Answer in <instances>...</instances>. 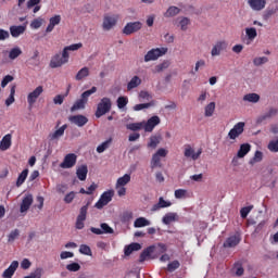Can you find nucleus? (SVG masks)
Returning a JSON list of instances; mask_svg holds the SVG:
<instances>
[{
    "instance_id": "338daca9",
    "label": "nucleus",
    "mask_w": 278,
    "mask_h": 278,
    "mask_svg": "<svg viewBox=\"0 0 278 278\" xmlns=\"http://www.w3.org/2000/svg\"><path fill=\"white\" fill-rule=\"evenodd\" d=\"M75 257V253L71 251H62L60 253V260H73Z\"/></svg>"
},
{
    "instance_id": "680f3d73",
    "label": "nucleus",
    "mask_w": 278,
    "mask_h": 278,
    "mask_svg": "<svg viewBox=\"0 0 278 278\" xmlns=\"http://www.w3.org/2000/svg\"><path fill=\"white\" fill-rule=\"evenodd\" d=\"M268 59L266 56H256L253 59L254 66H262L264 64H267Z\"/></svg>"
},
{
    "instance_id": "7ed1b4c3",
    "label": "nucleus",
    "mask_w": 278,
    "mask_h": 278,
    "mask_svg": "<svg viewBox=\"0 0 278 278\" xmlns=\"http://www.w3.org/2000/svg\"><path fill=\"white\" fill-rule=\"evenodd\" d=\"M113 199H114V189H109L104 191L94 204L96 210H103L105 205L112 203Z\"/></svg>"
},
{
    "instance_id": "09e8293b",
    "label": "nucleus",
    "mask_w": 278,
    "mask_h": 278,
    "mask_svg": "<svg viewBox=\"0 0 278 278\" xmlns=\"http://www.w3.org/2000/svg\"><path fill=\"white\" fill-rule=\"evenodd\" d=\"M126 129L129 131H140L143 129L142 122L126 124Z\"/></svg>"
},
{
    "instance_id": "c03bdc74",
    "label": "nucleus",
    "mask_w": 278,
    "mask_h": 278,
    "mask_svg": "<svg viewBox=\"0 0 278 278\" xmlns=\"http://www.w3.org/2000/svg\"><path fill=\"white\" fill-rule=\"evenodd\" d=\"M243 101H245V103H260V94L247 93L243 96Z\"/></svg>"
},
{
    "instance_id": "13d9d810",
    "label": "nucleus",
    "mask_w": 278,
    "mask_h": 278,
    "mask_svg": "<svg viewBox=\"0 0 278 278\" xmlns=\"http://www.w3.org/2000/svg\"><path fill=\"white\" fill-rule=\"evenodd\" d=\"M43 23H45V20L42 17H38L30 23V27L31 29H40Z\"/></svg>"
},
{
    "instance_id": "f704fd0d",
    "label": "nucleus",
    "mask_w": 278,
    "mask_h": 278,
    "mask_svg": "<svg viewBox=\"0 0 278 278\" xmlns=\"http://www.w3.org/2000/svg\"><path fill=\"white\" fill-rule=\"evenodd\" d=\"M162 142V135H152L149 138L148 149H157V146Z\"/></svg>"
},
{
    "instance_id": "6e6d98bb",
    "label": "nucleus",
    "mask_w": 278,
    "mask_h": 278,
    "mask_svg": "<svg viewBox=\"0 0 278 278\" xmlns=\"http://www.w3.org/2000/svg\"><path fill=\"white\" fill-rule=\"evenodd\" d=\"M18 236H21V232L18 231V229L12 230L8 235V242H9V244H13L16 240H18Z\"/></svg>"
},
{
    "instance_id": "e433bc0d",
    "label": "nucleus",
    "mask_w": 278,
    "mask_h": 278,
    "mask_svg": "<svg viewBox=\"0 0 278 278\" xmlns=\"http://www.w3.org/2000/svg\"><path fill=\"white\" fill-rule=\"evenodd\" d=\"M140 249H142L140 243H130L124 248V254L126 257H129L134 251H140Z\"/></svg>"
},
{
    "instance_id": "4be33fe9",
    "label": "nucleus",
    "mask_w": 278,
    "mask_h": 278,
    "mask_svg": "<svg viewBox=\"0 0 278 278\" xmlns=\"http://www.w3.org/2000/svg\"><path fill=\"white\" fill-rule=\"evenodd\" d=\"M70 123L72 125H76V127H84L88 123V117L84 115H73L68 117Z\"/></svg>"
},
{
    "instance_id": "864d4df0",
    "label": "nucleus",
    "mask_w": 278,
    "mask_h": 278,
    "mask_svg": "<svg viewBox=\"0 0 278 278\" xmlns=\"http://www.w3.org/2000/svg\"><path fill=\"white\" fill-rule=\"evenodd\" d=\"M168 66H170V63L168 61H163L154 67L153 73H164Z\"/></svg>"
},
{
    "instance_id": "dca6fc26",
    "label": "nucleus",
    "mask_w": 278,
    "mask_h": 278,
    "mask_svg": "<svg viewBox=\"0 0 278 278\" xmlns=\"http://www.w3.org/2000/svg\"><path fill=\"white\" fill-rule=\"evenodd\" d=\"M34 203V195L31 193H27L22 199V203L20 206L21 214H25L29 207H31V204Z\"/></svg>"
},
{
    "instance_id": "f3484780",
    "label": "nucleus",
    "mask_w": 278,
    "mask_h": 278,
    "mask_svg": "<svg viewBox=\"0 0 278 278\" xmlns=\"http://www.w3.org/2000/svg\"><path fill=\"white\" fill-rule=\"evenodd\" d=\"M77 164V155L71 153L65 155L63 162L60 164V168H73Z\"/></svg>"
},
{
    "instance_id": "412c9836",
    "label": "nucleus",
    "mask_w": 278,
    "mask_h": 278,
    "mask_svg": "<svg viewBox=\"0 0 278 278\" xmlns=\"http://www.w3.org/2000/svg\"><path fill=\"white\" fill-rule=\"evenodd\" d=\"M62 23V15H53L49 18V24L46 28L47 34H51L56 27V25H60Z\"/></svg>"
},
{
    "instance_id": "e2e57ef3",
    "label": "nucleus",
    "mask_w": 278,
    "mask_h": 278,
    "mask_svg": "<svg viewBox=\"0 0 278 278\" xmlns=\"http://www.w3.org/2000/svg\"><path fill=\"white\" fill-rule=\"evenodd\" d=\"M116 194L119 198L127 197V187L115 185Z\"/></svg>"
},
{
    "instance_id": "393cba45",
    "label": "nucleus",
    "mask_w": 278,
    "mask_h": 278,
    "mask_svg": "<svg viewBox=\"0 0 278 278\" xmlns=\"http://www.w3.org/2000/svg\"><path fill=\"white\" fill-rule=\"evenodd\" d=\"M84 48V43H72L63 48L62 52L71 60V53L75 51H79V49Z\"/></svg>"
},
{
    "instance_id": "69168bd1",
    "label": "nucleus",
    "mask_w": 278,
    "mask_h": 278,
    "mask_svg": "<svg viewBox=\"0 0 278 278\" xmlns=\"http://www.w3.org/2000/svg\"><path fill=\"white\" fill-rule=\"evenodd\" d=\"M79 253L81 255H92V250H90V247L86 245V244H81L79 247Z\"/></svg>"
},
{
    "instance_id": "5701e85b",
    "label": "nucleus",
    "mask_w": 278,
    "mask_h": 278,
    "mask_svg": "<svg viewBox=\"0 0 278 278\" xmlns=\"http://www.w3.org/2000/svg\"><path fill=\"white\" fill-rule=\"evenodd\" d=\"M179 220V215L175 212H168L162 217L163 225H173Z\"/></svg>"
},
{
    "instance_id": "a211bd4d",
    "label": "nucleus",
    "mask_w": 278,
    "mask_h": 278,
    "mask_svg": "<svg viewBox=\"0 0 278 278\" xmlns=\"http://www.w3.org/2000/svg\"><path fill=\"white\" fill-rule=\"evenodd\" d=\"M67 127H68L67 125H63L59 128L56 126L55 130L50 132L48 136V139L50 140V142H55V140H60V138H62V136H64V132L66 131Z\"/></svg>"
},
{
    "instance_id": "cd10ccee",
    "label": "nucleus",
    "mask_w": 278,
    "mask_h": 278,
    "mask_svg": "<svg viewBox=\"0 0 278 278\" xmlns=\"http://www.w3.org/2000/svg\"><path fill=\"white\" fill-rule=\"evenodd\" d=\"M18 268V261H13L10 266L3 271V278H12Z\"/></svg>"
},
{
    "instance_id": "3c124183",
    "label": "nucleus",
    "mask_w": 278,
    "mask_h": 278,
    "mask_svg": "<svg viewBox=\"0 0 278 278\" xmlns=\"http://www.w3.org/2000/svg\"><path fill=\"white\" fill-rule=\"evenodd\" d=\"M66 270L70 273H77L81 270V265L77 262H71L65 266Z\"/></svg>"
},
{
    "instance_id": "7c9ffc66",
    "label": "nucleus",
    "mask_w": 278,
    "mask_h": 278,
    "mask_svg": "<svg viewBox=\"0 0 278 278\" xmlns=\"http://www.w3.org/2000/svg\"><path fill=\"white\" fill-rule=\"evenodd\" d=\"M251 152V146L249 143H242L239 147V150L237 151V157L239 160H242V157H247L249 153Z\"/></svg>"
},
{
    "instance_id": "a19ab883",
    "label": "nucleus",
    "mask_w": 278,
    "mask_h": 278,
    "mask_svg": "<svg viewBox=\"0 0 278 278\" xmlns=\"http://www.w3.org/2000/svg\"><path fill=\"white\" fill-rule=\"evenodd\" d=\"M87 103L88 101L84 98L78 99L71 108V112H77V110H85Z\"/></svg>"
},
{
    "instance_id": "423d86ee",
    "label": "nucleus",
    "mask_w": 278,
    "mask_h": 278,
    "mask_svg": "<svg viewBox=\"0 0 278 278\" xmlns=\"http://www.w3.org/2000/svg\"><path fill=\"white\" fill-rule=\"evenodd\" d=\"M153 253H166V244L160 243L157 247L152 245L146 249L140 255V262L151 260V255H153Z\"/></svg>"
},
{
    "instance_id": "49530a36",
    "label": "nucleus",
    "mask_w": 278,
    "mask_h": 278,
    "mask_svg": "<svg viewBox=\"0 0 278 278\" xmlns=\"http://www.w3.org/2000/svg\"><path fill=\"white\" fill-rule=\"evenodd\" d=\"M27 175H29V169H24L17 177L16 186L21 188L25 184V179H27Z\"/></svg>"
},
{
    "instance_id": "f03ea898",
    "label": "nucleus",
    "mask_w": 278,
    "mask_h": 278,
    "mask_svg": "<svg viewBox=\"0 0 278 278\" xmlns=\"http://www.w3.org/2000/svg\"><path fill=\"white\" fill-rule=\"evenodd\" d=\"M166 53H168V48H153L144 54L143 62H155L160 60V58L166 55Z\"/></svg>"
},
{
    "instance_id": "603ef678",
    "label": "nucleus",
    "mask_w": 278,
    "mask_h": 278,
    "mask_svg": "<svg viewBox=\"0 0 278 278\" xmlns=\"http://www.w3.org/2000/svg\"><path fill=\"white\" fill-rule=\"evenodd\" d=\"M22 54H23V50H21V48L18 47L12 48L9 51V60H16V58H18Z\"/></svg>"
},
{
    "instance_id": "ea45409f",
    "label": "nucleus",
    "mask_w": 278,
    "mask_h": 278,
    "mask_svg": "<svg viewBox=\"0 0 278 278\" xmlns=\"http://www.w3.org/2000/svg\"><path fill=\"white\" fill-rule=\"evenodd\" d=\"M76 175L80 181H86V177H88V166H79L76 170Z\"/></svg>"
},
{
    "instance_id": "0eeeda50",
    "label": "nucleus",
    "mask_w": 278,
    "mask_h": 278,
    "mask_svg": "<svg viewBox=\"0 0 278 278\" xmlns=\"http://www.w3.org/2000/svg\"><path fill=\"white\" fill-rule=\"evenodd\" d=\"M110 110H112V100L110 98H102L97 105L96 117L101 118V116H105Z\"/></svg>"
},
{
    "instance_id": "a878e982",
    "label": "nucleus",
    "mask_w": 278,
    "mask_h": 278,
    "mask_svg": "<svg viewBox=\"0 0 278 278\" xmlns=\"http://www.w3.org/2000/svg\"><path fill=\"white\" fill-rule=\"evenodd\" d=\"M173 202L165 200L164 198H159V202L151 207V212H159V210H164L165 207H170Z\"/></svg>"
},
{
    "instance_id": "f8f14e48",
    "label": "nucleus",
    "mask_w": 278,
    "mask_h": 278,
    "mask_svg": "<svg viewBox=\"0 0 278 278\" xmlns=\"http://www.w3.org/2000/svg\"><path fill=\"white\" fill-rule=\"evenodd\" d=\"M86 218H88V204L80 207L79 213L76 217L75 227L76 229H84L86 227Z\"/></svg>"
},
{
    "instance_id": "c9c22d12",
    "label": "nucleus",
    "mask_w": 278,
    "mask_h": 278,
    "mask_svg": "<svg viewBox=\"0 0 278 278\" xmlns=\"http://www.w3.org/2000/svg\"><path fill=\"white\" fill-rule=\"evenodd\" d=\"M149 108H155V100H151L147 103H140L132 106L134 112H142L143 110H149Z\"/></svg>"
},
{
    "instance_id": "6ab92c4d",
    "label": "nucleus",
    "mask_w": 278,
    "mask_h": 278,
    "mask_svg": "<svg viewBox=\"0 0 278 278\" xmlns=\"http://www.w3.org/2000/svg\"><path fill=\"white\" fill-rule=\"evenodd\" d=\"M248 5L253 12H262L266 8V0H248Z\"/></svg>"
},
{
    "instance_id": "72a5a7b5",
    "label": "nucleus",
    "mask_w": 278,
    "mask_h": 278,
    "mask_svg": "<svg viewBox=\"0 0 278 278\" xmlns=\"http://www.w3.org/2000/svg\"><path fill=\"white\" fill-rule=\"evenodd\" d=\"M135 229H141L142 227H151V220L147 217H138L134 222Z\"/></svg>"
},
{
    "instance_id": "b1692460",
    "label": "nucleus",
    "mask_w": 278,
    "mask_h": 278,
    "mask_svg": "<svg viewBox=\"0 0 278 278\" xmlns=\"http://www.w3.org/2000/svg\"><path fill=\"white\" fill-rule=\"evenodd\" d=\"M142 85V78L140 76H132L130 80L127 83L126 89L128 92L131 90H136V88Z\"/></svg>"
},
{
    "instance_id": "774afa93",
    "label": "nucleus",
    "mask_w": 278,
    "mask_h": 278,
    "mask_svg": "<svg viewBox=\"0 0 278 278\" xmlns=\"http://www.w3.org/2000/svg\"><path fill=\"white\" fill-rule=\"evenodd\" d=\"M42 273V268H37L34 273H31L29 276H25L24 278H41Z\"/></svg>"
},
{
    "instance_id": "052dcab7",
    "label": "nucleus",
    "mask_w": 278,
    "mask_h": 278,
    "mask_svg": "<svg viewBox=\"0 0 278 278\" xmlns=\"http://www.w3.org/2000/svg\"><path fill=\"white\" fill-rule=\"evenodd\" d=\"M268 151L271 153H278V138L275 140L269 141L267 146Z\"/></svg>"
},
{
    "instance_id": "8fccbe9b",
    "label": "nucleus",
    "mask_w": 278,
    "mask_h": 278,
    "mask_svg": "<svg viewBox=\"0 0 278 278\" xmlns=\"http://www.w3.org/2000/svg\"><path fill=\"white\" fill-rule=\"evenodd\" d=\"M138 97L140 101H148L149 103L153 101V96L147 90H141Z\"/></svg>"
},
{
    "instance_id": "58836bf2",
    "label": "nucleus",
    "mask_w": 278,
    "mask_h": 278,
    "mask_svg": "<svg viewBox=\"0 0 278 278\" xmlns=\"http://www.w3.org/2000/svg\"><path fill=\"white\" fill-rule=\"evenodd\" d=\"M131 182V174H124L122 177L116 179L115 186L126 187L128 184Z\"/></svg>"
},
{
    "instance_id": "bb28decb",
    "label": "nucleus",
    "mask_w": 278,
    "mask_h": 278,
    "mask_svg": "<svg viewBox=\"0 0 278 278\" xmlns=\"http://www.w3.org/2000/svg\"><path fill=\"white\" fill-rule=\"evenodd\" d=\"M27 29V25H20V26H16V25H13L10 27V34L12 36V38H18V36H23V34H25Z\"/></svg>"
},
{
    "instance_id": "c85d7f7f",
    "label": "nucleus",
    "mask_w": 278,
    "mask_h": 278,
    "mask_svg": "<svg viewBox=\"0 0 278 278\" xmlns=\"http://www.w3.org/2000/svg\"><path fill=\"white\" fill-rule=\"evenodd\" d=\"M12 147V135L7 134L0 140V151H8Z\"/></svg>"
},
{
    "instance_id": "ddd939ff",
    "label": "nucleus",
    "mask_w": 278,
    "mask_h": 278,
    "mask_svg": "<svg viewBox=\"0 0 278 278\" xmlns=\"http://www.w3.org/2000/svg\"><path fill=\"white\" fill-rule=\"evenodd\" d=\"M142 29V22H129L123 28V34L125 36H131V34H136Z\"/></svg>"
},
{
    "instance_id": "de8ad7c7",
    "label": "nucleus",
    "mask_w": 278,
    "mask_h": 278,
    "mask_svg": "<svg viewBox=\"0 0 278 278\" xmlns=\"http://www.w3.org/2000/svg\"><path fill=\"white\" fill-rule=\"evenodd\" d=\"M273 114H275V110H269L268 112L260 115L256 118L257 125H262V123H264V121H268V118H270V116H273Z\"/></svg>"
},
{
    "instance_id": "79ce46f5",
    "label": "nucleus",
    "mask_w": 278,
    "mask_h": 278,
    "mask_svg": "<svg viewBox=\"0 0 278 278\" xmlns=\"http://www.w3.org/2000/svg\"><path fill=\"white\" fill-rule=\"evenodd\" d=\"M15 94H16V86L13 85L10 89V94L5 100L7 108H10V105H12L16 101V99L14 98Z\"/></svg>"
},
{
    "instance_id": "2f4dec72",
    "label": "nucleus",
    "mask_w": 278,
    "mask_h": 278,
    "mask_svg": "<svg viewBox=\"0 0 278 278\" xmlns=\"http://www.w3.org/2000/svg\"><path fill=\"white\" fill-rule=\"evenodd\" d=\"M174 197L177 200L190 199L192 193L188 189H176L174 191Z\"/></svg>"
},
{
    "instance_id": "0e129e2a",
    "label": "nucleus",
    "mask_w": 278,
    "mask_h": 278,
    "mask_svg": "<svg viewBox=\"0 0 278 278\" xmlns=\"http://www.w3.org/2000/svg\"><path fill=\"white\" fill-rule=\"evenodd\" d=\"M94 92H97V87H92L91 89L85 91L81 93V99H84L85 101H87L88 103V99L90 96L94 94Z\"/></svg>"
},
{
    "instance_id": "4d7b16f0",
    "label": "nucleus",
    "mask_w": 278,
    "mask_h": 278,
    "mask_svg": "<svg viewBox=\"0 0 278 278\" xmlns=\"http://www.w3.org/2000/svg\"><path fill=\"white\" fill-rule=\"evenodd\" d=\"M110 144H112V139H109L97 147V153H103L110 149Z\"/></svg>"
},
{
    "instance_id": "2eb2a0df",
    "label": "nucleus",
    "mask_w": 278,
    "mask_h": 278,
    "mask_svg": "<svg viewBox=\"0 0 278 278\" xmlns=\"http://www.w3.org/2000/svg\"><path fill=\"white\" fill-rule=\"evenodd\" d=\"M229 45L225 40L216 41L211 49V56L218 58L223 51H226Z\"/></svg>"
},
{
    "instance_id": "20e7f679",
    "label": "nucleus",
    "mask_w": 278,
    "mask_h": 278,
    "mask_svg": "<svg viewBox=\"0 0 278 278\" xmlns=\"http://www.w3.org/2000/svg\"><path fill=\"white\" fill-rule=\"evenodd\" d=\"M202 153H203L202 148H197L192 144L185 146L184 155H185V157H187V160L197 162V160H200Z\"/></svg>"
},
{
    "instance_id": "6e6552de",
    "label": "nucleus",
    "mask_w": 278,
    "mask_h": 278,
    "mask_svg": "<svg viewBox=\"0 0 278 278\" xmlns=\"http://www.w3.org/2000/svg\"><path fill=\"white\" fill-rule=\"evenodd\" d=\"M173 25L177 27L179 31H188V29L192 27V20L186 15H181L173 21Z\"/></svg>"
},
{
    "instance_id": "1a4fd4ad",
    "label": "nucleus",
    "mask_w": 278,
    "mask_h": 278,
    "mask_svg": "<svg viewBox=\"0 0 278 278\" xmlns=\"http://www.w3.org/2000/svg\"><path fill=\"white\" fill-rule=\"evenodd\" d=\"M68 56L63 52L54 54L50 60V68H61L64 64H68Z\"/></svg>"
},
{
    "instance_id": "4c0bfd02",
    "label": "nucleus",
    "mask_w": 278,
    "mask_h": 278,
    "mask_svg": "<svg viewBox=\"0 0 278 278\" xmlns=\"http://www.w3.org/2000/svg\"><path fill=\"white\" fill-rule=\"evenodd\" d=\"M215 112H216V102H210L204 106V116L206 118H211V116H214Z\"/></svg>"
},
{
    "instance_id": "9d476101",
    "label": "nucleus",
    "mask_w": 278,
    "mask_h": 278,
    "mask_svg": "<svg viewBox=\"0 0 278 278\" xmlns=\"http://www.w3.org/2000/svg\"><path fill=\"white\" fill-rule=\"evenodd\" d=\"M45 92V87L37 86L35 89L29 91L26 96V101L28 103V108H34L36 105L38 99H40V96Z\"/></svg>"
},
{
    "instance_id": "9b49d317",
    "label": "nucleus",
    "mask_w": 278,
    "mask_h": 278,
    "mask_svg": "<svg viewBox=\"0 0 278 278\" xmlns=\"http://www.w3.org/2000/svg\"><path fill=\"white\" fill-rule=\"evenodd\" d=\"M244 127H247L244 122L235 124L233 127L228 131L229 140H238V138L244 134Z\"/></svg>"
},
{
    "instance_id": "4468645a",
    "label": "nucleus",
    "mask_w": 278,
    "mask_h": 278,
    "mask_svg": "<svg viewBox=\"0 0 278 278\" xmlns=\"http://www.w3.org/2000/svg\"><path fill=\"white\" fill-rule=\"evenodd\" d=\"M161 123L160 116L154 115L148 121H142L143 130L148 134H151L155 127Z\"/></svg>"
},
{
    "instance_id": "37998d69",
    "label": "nucleus",
    "mask_w": 278,
    "mask_h": 278,
    "mask_svg": "<svg viewBox=\"0 0 278 278\" xmlns=\"http://www.w3.org/2000/svg\"><path fill=\"white\" fill-rule=\"evenodd\" d=\"M264 160V152L256 150L254 156L250 160V165L255 166V164H260Z\"/></svg>"
},
{
    "instance_id": "c756f323",
    "label": "nucleus",
    "mask_w": 278,
    "mask_h": 278,
    "mask_svg": "<svg viewBox=\"0 0 278 278\" xmlns=\"http://www.w3.org/2000/svg\"><path fill=\"white\" fill-rule=\"evenodd\" d=\"M247 45H251L257 38V29L255 27L245 28Z\"/></svg>"
},
{
    "instance_id": "39448f33",
    "label": "nucleus",
    "mask_w": 278,
    "mask_h": 278,
    "mask_svg": "<svg viewBox=\"0 0 278 278\" xmlns=\"http://www.w3.org/2000/svg\"><path fill=\"white\" fill-rule=\"evenodd\" d=\"M168 155V149L159 148L156 152L152 155L150 166L151 168H162V157H166Z\"/></svg>"
},
{
    "instance_id": "a18cd8bd",
    "label": "nucleus",
    "mask_w": 278,
    "mask_h": 278,
    "mask_svg": "<svg viewBox=\"0 0 278 278\" xmlns=\"http://www.w3.org/2000/svg\"><path fill=\"white\" fill-rule=\"evenodd\" d=\"M90 75V68L88 67H83L78 71V73L75 76V79L77 81H81V79H86Z\"/></svg>"
},
{
    "instance_id": "473e14b6",
    "label": "nucleus",
    "mask_w": 278,
    "mask_h": 278,
    "mask_svg": "<svg viewBox=\"0 0 278 278\" xmlns=\"http://www.w3.org/2000/svg\"><path fill=\"white\" fill-rule=\"evenodd\" d=\"M238 244H240V237L233 235L225 241L224 247L225 249H232V247H238Z\"/></svg>"
},
{
    "instance_id": "5fc2aeb1",
    "label": "nucleus",
    "mask_w": 278,
    "mask_h": 278,
    "mask_svg": "<svg viewBox=\"0 0 278 278\" xmlns=\"http://www.w3.org/2000/svg\"><path fill=\"white\" fill-rule=\"evenodd\" d=\"M232 275L236 277H242L244 275V267L240 263H236L232 267Z\"/></svg>"
},
{
    "instance_id": "aec40b11",
    "label": "nucleus",
    "mask_w": 278,
    "mask_h": 278,
    "mask_svg": "<svg viewBox=\"0 0 278 278\" xmlns=\"http://www.w3.org/2000/svg\"><path fill=\"white\" fill-rule=\"evenodd\" d=\"M181 14V8L177 5H169L164 12L163 16L165 18H175Z\"/></svg>"
},
{
    "instance_id": "bf43d9fd",
    "label": "nucleus",
    "mask_w": 278,
    "mask_h": 278,
    "mask_svg": "<svg viewBox=\"0 0 278 278\" xmlns=\"http://www.w3.org/2000/svg\"><path fill=\"white\" fill-rule=\"evenodd\" d=\"M127 103H129V98H127V97H119L117 99V108H118V110H124L127 106Z\"/></svg>"
},
{
    "instance_id": "f257e3e1",
    "label": "nucleus",
    "mask_w": 278,
    "mask_h": 278,
    "mask_svg": "<svg viewBox=\"0 0 278 278\" xmlns=\"http://www.w3.org/2000/svg\"><path fill=\"white\" fill-rule=\"evenodd\" d=\"M121 16L115 13H108L103 16L102 20V29L103 31H112L116 25H118Z\"/></svg>"
}]
</instances>
